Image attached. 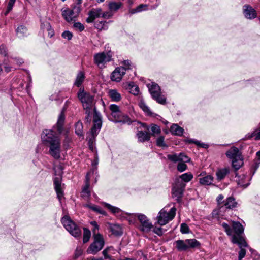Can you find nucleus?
Masks as SVG:
<instances>
[{
    "label": "nucleus",
    "mask_w": 260,
    "mask_h": 260,
    "mask_svg": "<svg viewBox=\"0 0 260 260\" xmlns=\"http://www.w3.org/2000/svg\"><path fill=\"white\" fill-rule=\"evenodd\" d=\"M65 120V115L63 110L59 114L56 128L58 132L57 134L53 130L44 131L41 135V138L43 144L49 148V154L55 159L60 157L61 144L58 135L60 134L63 129V126Z\"/></svg>",
    "instance_id": "1"
},
{
    "label": "nucleus",
    "mask_w": 260,
    "mask_h": 260,
    "mask_svg": "<svg viewBox=\"0 0 260 260\" xmlns=\"http://www.w3.org/2000/svg\"><path fill=\"white\" fill-rule=\"evenodd\" d=\"M78 98L82 103L84 109L86 110V114L87 115V119L91 120L92 112L93 115V126L92 127L90 134L91 137L89 139V143H93L95 137L100 132L102 125V118L100 113H99L94 107V96L90 93L85 91L84 88H80L78 92Z\"/></svg>",
    "instance_id": "2"
},
{
    "label": "nucleus",
    "mask_w": 260,
    "mask_h": 260,
    "mask_svg": "<svg viewBox=\"0 0 260 260\" xmlns=\"http://www.w3.org/2000/svg\"><path fill=\"white\" fill-rule=\"evenodd\" d=\"M232 228L228 223L223 222L222 226L224 228L226 234L231 236V241L234 244H237L240 250L239 252L238 258H243L246 254V250L243 248L248 246L242 234L244 232V228L239 222L231 221Z\"/></svg>",
    "instance_id": "3"
},
{
    "label": "nucleus",
    "mask_w": 260,
    "mask_h": 260,
    "mask_svg": "<svg viewBox=\"0 0 260 260\" xmlns=\"http://www.w3.org/2000/svg\"><path fill=\"white\" fill-rule=\"evenodd\" d=\"M170 206H166L158 213L157 216V223L160 225H164L172 220L176 214V209L173 206L169 209Z\"/></svg>",
    "instance_id": "4"
},
{
    "label": "nucleus",
    "mask_w": 260,
    "mask_h": 260,
    "mask_svg": "<svg viewBox=\"0 0 260 260\" xmlns=\"http://www.w3.org/2000/svg\"><path fill=\"white\" fill-rule=\"evenodd\" d=\"M226 155L232 161V167L237 170L242 166L243 162L239 149L232 147L226 152Z\"/></svg>",
    "instance_id": "5"
},
{
    "label": "nucleus",
    "mask_w": 260,
    "mask_h": 260,
    "mask_svg": "<svg viewBox=\"0 0 260 260\" xmlns=\"http://www.w3.org/2000/svg\"><path fill=\"white\" fill-rule=\"evenodd\" d=\"M61 223L65 229L74 237H80L81 231L79 227L74 222L71 218L66 215L61 218Z\"/></svg>",
    "instance_id": "6"
},
{
    "label": "nucleus",
    "mask_w": 260,
    "mask_h": 260,
    "mask_svg": "<svg viewBox=\"0 0 260 260\" xmlns=\"http://www.w3.org/2000/svg\"><path fill=\"white\" fill-rule=\"evenodd\" d=\"M61 223L65 229L74 237H80L81 231L79 227L74 222L71 218L66 215L61 218Z\"/></svg>",
    "instance_id": "7"
},
{
    "label": "nucleus",
    "mask_w": 260,
    "mask_h": 260,
    "mask_svg": "<svg viewBox=\"0 0 260 260\" xmlns=\"http://www.w3.org/2000/svg\"><path fill=\"white\" fill-rule=\"evenodd\" d=\"M109 109L111 112V114L114 118V121L115 122L128 123V124L132 123L130 118L122 113L117 105L111 104L109 106Z\"/></svg>",
    "instance_id": "8"
},
{
    "label": "nucleus",
    "mask_w": 260,
    "mask_h": 260,
    "mask_svg": "<svg viewBox=\"0 0 260 260\" xmlns=\"http://www.w3.org/2000/svg\"><path fill=\"white\" fill-rule=\"evenodd\" d=\"M175 247L179 251H186L189 248H194L200 246V243L195 239L178 240L175 241Z\"/></svg>",
    "instance_id": "9"
},
{
    "label": "nucleus",
    "mask_w": 260,
    "mask_h": 260,
    "mask_svg": "<svg viewBox=\"0 0 260 260\" xmlns=\"http://www.w3.org/2000/svg\"><path fill=\"white\" fill-rule=\"evenodd\" d=\"M94 241L91 244L87 250L88 254H96L104 247L105 241L101 234L93 235Z\"/></svg>",
    "instance_id": "10"
},
{
    "label": "nucleus",
    "mask_w": 260,
    "mask_h": 260,
    "mask_svg": "<svg viewBox=\"0 0 260 260\" xmlns=\"http://www.w3.org/2000/svg\"><path fill=\"white\" fill-rule=\"evenodd\" d=\"M148 88L149 92L154 100L159 104L162 105L166 104V98L161 94L160 88L158 84L152 83L148 86Z\"/></svg>",
    "instance_id": "11"
},
{
    "label": "nucleus",
    "mask_w": 260,
    "mask_h": 260,
    "mask_svg": "<svg viewBox=\"0 0 260 260\" xmlns=\"http://www.w3.org/2000/svg\"><path fill=\"white\" fill-rule=\"evenodd\" d=\"M112 54L111 52H103L96 53L94 56V63L100 68H103L105 64L111 60Z\"/></svg>",
    "instance_id": "12"
},
{
    "label": "nucleus",
    "mask_w": 260,
    "mask_h": 260,
    "mask_svg": "<svg viewBox=\"0 0 260 260\" xmlns=\"http://www.w3.org/2000/svg\"><path fill=\"white\" fill-rule=\"evenodd\" d=\"M80 11V7H74L73 10L68 8H63L61 9L62 16L67 22H70L75 21Z\"/></svg>",
    "instance_id": "13"
},
{
    "label": "nucleus",
    "mask_w": 260,
    "mask_h": 260,
    "mask_svg": "<svg viewBox=\"0 0 260 260\" xmlns=\"http://www.w3.org/2000/svg\"><path fill=\"white\" fill-rule=\"evenodd\" d=\"M135 216H137L141 224L139 226V229L141 231L147 233L151 230L153 228V225L145 215L137 214L135 215Z\"/></svg>",
    "instance_id": "14"
},
{
    "label": "nucleus",
    "mask_w": 260,
    "mask_h": 260,
    "mask_svg": "<svg viewBox=\"0 0 260 260\" xmlns=\"http://www.w3.org/2000/svg\"><path fill=\"white\" fill-rule=\"evenodd\" d=\"M185 184L182 182H177L173 186L172 189V196L175 198L177 202H179L182 198Z\"/></svg>",
    "instance_id": "15"
},
{
    "label": "nucleus",
    "mask_w": 260,
    "mask_h": 260,
    "mask_svg": "<svg viewBox=\"0 0 260 260\" xmlns=\"http://www.w3.org/2000/svg\"><path fill=\"white\" fill-rule=\"evenodd\" d=\"M126 68L121 67L116 68L111 74V79L112 81L119 82L125 73Z\"/></svg>",
    "instance_id": "16"
},
{
    "label": "nucleus",
    "mask_w": 260,
    "mask_h": 260,
    "mask_svg": "<svg viewBox=\"0 0 260 260\" xmlns=\"http://www.w3.org/2000/svg\"><path fill=\"white\" fill-rule=\"evenodd\" d=\"M167 158L169 160L173 162L180 161L188 162L189 161V158L186 155L182 153H180L179 154H168L167 155Z\"/></svg>",
    "instance_id": "17"
},
{
    "label": "nucleus",
    "mask_w": 260,
    "mask_h": 260,
    "mask_svg": "<svg viewBox=\"0 0 260 260\" xmlns=\"http://www.w3.org/2000/svg\"><path fill=\"white\" fill-rule=\"evenodd\" d=\"M102 9L101 8H95L91 9L88 13V17L86 19L87 23H92L94 20L101 16Z\"/></svg>",
    "instance_id": "18"
},
{
    "label": "nucleus",
    "mask_w": 260,
    "mask_h": 260,
    "mask_svg": "<svg viewBox=\"0 0 260 260\" xmlns=\"http://www.w3.org/2000/svg\"><path fill=\"white\" fill-rule=\"evenodd\" d=\"M54 185L57 198L60 201L63 196V192L61 189V178L60 177H57L54 178Z\"/></svg>",
    "instance_id": "19"
},
{
    "label": "nucleus",
    "mask_w": 260,
    "mask_h": 260,
    "mask_svg": "<svg viewBox=\"0 0 260 260\" xmlns=\"http://www.w3.org/2000/svg\"><path fill=\"white\" fill-rule=\"evenodd\" d=\"M243 13L245 17L249 19L255 18L256 17L255 10L248 5L243 6Z\"/></svg>",
    "instance_id": "20"
},
{
    "label": "nucleus",
    "mask_w": 260,
    "mask_h": 260,
    "mask_svg": "<svg viewBox=\"0 0 260 260\" xmlns=\"http://www.w3.org/2000/svg\"><path fill=\"white\" fill-rule=\"evenodd\" d=\"M250 180V179L249 176L245 175H242V176H240L238 177L237 181L238 185L239 186L245 188L249 185Z\"/></svg>",
    "instance_id": "21"
},
{
    "label": "nucleus",
    "mask_w": 260,
    "mask_h": 260,
    "mask_svg": "<svg viewBox=\"0 0 260 260\" xmlns=\"http://www.w3.org/2000/svg\"><path fill=\"white\" fill-rule=\"evenodd\" d=\"M199 183L204 186H209L212 184L214 181V177L211 175H207L204 177H200Z\"/></svg>",
    "instance_id": "22"
},
{
    "label": "nucleus",
    "mask_w": 260,
    "mask_h": 260,
    "mask_svg": "<svg viewBox=\"0 0 260 260\" xmlns=\"http://www.w3.org/2000/svg\"><path fill=\"white\" fill-rule=\"evenodd\" d=\"M90 173H87L86 176V183L82 190V196L84 197H89L90 196L89 190L90 186Z\"/></svg>",
    "instance_id": "23"
},
{
    "label": "nucleus",
    "mask_w": 260,
    "mask_h": 260,
    "mask_svg": "<svg viewBox=\"0 0 260 260\" xmlns=\"http://www.w3.org/2000/svg\"><path fill=\"white\" fill-rule=\"evenodd\" d=\"M108 94L112 101L119 102L121 99L120 93L116 89H109Z\"/></svg>",
    "instance_id": "24"
},
{
    "label": "nucleus",
    "mask_w": 260,
    "mask_h": 260,
    "mask_svg": "<svg viewBox=\"0 0 260 260\" xmlns=\"http://www.w3.org/2000/svg\"><path fill=\"white\" fill-rule=\"evenodd\" d=\"M137 135L138 141L141 142L148 141L150 139L151 134L146 131H139Z\"/></svg>",
    "instance_id": "25"
},
{
    "label": "nucleus",
    "mask_w": 260,
    "mask_h": 260,
    "mask_svg": "<svg viewBox=\"0 0 260 260\" xmlns=\"http://www.w3.org/2000/svg\"><path fill=\"white\" fill-rule=\"evenodd\" d=\"M170 131L172 135L178 136H182L184 132V129L177 124H173Z\"/></svg>",
    "instance_id": "26"
},
{
    "label": "nucleus",
    "mask_w": 260,
    "mask_h": 260,
    "mask_svg": "<svg viewBox=\"0 0 260 260\" xmlns=\"http://www.w3.org/2000/svg\"><path fill=\"white\" fill-rule=\"evenodd\" d=\"M229 172V169L227 168L219 169L216 173L217 180L218 181L223 180Z\"/></svg>",
    "instance_id": "27"
},
{
    "label": "nucleus",
    "mask_w": 260,
    "mask_h": 260,
    "mask_svg": "<svg viewBox=\"0 0 260 260\" xmlns=\"http://www.w3.org/2000/svg\"><path fill=\"white\" fill-rule=\"evenodd\" d=\"M237 203L235 199L231 197L228 198L225 200L223 201V205L221 207L225 206L226 208L232 209L236 206Z\"/></svg>",
    "instance_id": "28"
},
{
    "label": "nucleus",
    "mask_w": 260,
    "mask_h": 260,
    "mask_svg": "<svg viewBox=\"0 0 260 260\" xmlns=\"http://www.w3.org/2000/svg\"><path fill=\"white\" fill-rule=\"evenodd\" d=\"M85 78V76L84 72L82 71L79 72L77 75L74 85L78 87H80L84 82Z\"/></svg>",
    "instance_id": "29"
},
{
    "label": "nucleus",
    "mask_w": 260,
    "mask_h": 260,
    "mask_svg": "<svg viewBox=\"0 0 260 260\" xmlns=\"http://www.w3.org/2000/svg\"><path fill=\"white\" fill-rule=\"evenodd\" d=\"M108 24L105 21H97L94 23V27L99 30H106L108 28Z\"/></svg>",
    "instance_id": "30"
},
{
    "label": "nucleus",
    "mask_w": 260,
    "mask_h": 260,
    "mask_svg": "<svg viewBox=\"0 0 260 260\" xmlns=\"http://www.w3.org/2000/svg\"><path fill=\"white\" fill-rule=\"evenodd\" d=\"M110 231L112 234L115 236H120L122 234V231L121 227L117 224H111Z\"/></svg>",
    "instance_id": "31"
},
{
    "label": "nucleus",
    "mask_w": 260,
    "mask_h": 260,
    "mask_svg": "<svg viewBox=\"0 0 260 260\" xmlns=\"http://www.w3.org/2000/svg\"><path fill=\"white\" fill-rule=\"evenodd\" d=\"M16 31L17 35L19 38L26 36L28 34L27 28L22 25H20L17 27Z\"/></svg>",
    "instance_id": "32"
},
{
    "label": "nucleus",
    "mask_w": 260,
    "mask_h": 260,
    "mask_svg": "<svg viewBox=\"0 0 260 260\" xmlns=\"http://www.w3.org/2000/svg\"><path fill=\"white\" fill-rule=\"evenodd\" d=\"M121 2H111L108 4V8L111 12L116 11L121 7Z\"/></svg>",
    "instance_id": "33"
},
{
    "label": "nucleus",
    "mask_w": 260,
    "mask_h": 260,
    "mask_svg": "<svg viewBox=\"0 0 260 260\" xmlns=\"http://www.w3.org/2000/svg\"><path fill=\"white\" fill-rule=\"evenodd\" d=\"M128 89L132 94L137 95L139 93V88L135 85L134 83L132 82L128 84Z\"/></svg>",
    "instance_id": "34"
},
{
    "label": "nucleus",
    "mask_w": 260,
    "mask_h": 260,
    "mask_svg": "<svg viewBox=\"0 0 260 260\" xmlns=\"http://www.w3.org/2000/svg\"><path fill=\"white\" fill-rule=\"evenodd\" d=\"M255 137V140H260V127L257 129L255 130L251 134H248L246 135V139H250L251 138Z\"/></svg>",
    "instance_id": "35"
},
{
    "label": "nucleus",
    "mask_w": 260,
    "mask_h": 260,
    "mask_svg": "<svg viewBox=\"0 0 260 260\" xmlns=\"http://www.w3.org/2000/svg\"><path fill=\"white\" fill-rule=\"evenodd\" d=\"M139 106L142 109V110L148 115H151L152 114V113L150 111L149 107L143 101L140 102Z\"/></svg>",
    "instance_id": "36"
},
{
    "label": "nucleus",
    "mask_w": 260,
    "mask_h": 260,
    "mask_svg": "<svg viewBox=\"0 0 260 260\" xmlns=\"http://www.w3.org/2000/svg\"><path fill=\"white\" fill-rule=\"evenodd\" d=\"M180 178L185 182H188L193 178V175L190 173H186L180 176Z\"/></svg>",
    "instance_id": "37"
},
{
    "label": "nucleus",
    "mask_w": 260,
    "mask_h": 260,
    "mask_svg": "<svg viewBox=\"0 0 260 260\" xmlns=\"http://www.w3.org/2000/svg\"><path fill=\"white\" fill-rule=\"evenodd\" d=\"M85 206L99 213L104 215L105 214V212L98 206L91 204H87Z\"/></svg>",
    "instance_id": "38"
},
{
    "label": "nucleus",
    "mask_w": 260,
    "mask_h": 260,
    "mask_svg": "<svg viewBox=\"0 0 260 260\" xmlns=\"http://www.w3.org/2000/svg\"><path fill=\"white\" fill-rule=\"evenodd\" d=\"M104 205L106 208L114 214L118 213L121 211V210L118 207L113 206L108 203H104Z\"/></svg>",
    "instance_id": "39"
},
{
    "label": "nucleus",
    "mask_w": 260,
    "mask_h": 260,
    "mask_svg": "<svg viewBox=\"0 0 260 260\" xmlns=\"http://www.w3.org/2000/svg\"><path fill=\"white\" fill-rule=\"evenodd\" d=\"M84 233H83V243H85L89 241L90 236H91V232L89 229L87 228H84Z\"/></svg>",
    "instance_id": "40"
},
{
    "label": "nucleus",
    "mask_w": 260,
    "mask_h": 260,
    "mask_svg": "<svg viewBox=\"0 0 260 260\" xmlns=\"http://www.w3.org/2000/svg\"><path fill=\"white\" fill-rule=\"evenodd\" d=\"M82 129H83L82 123L81 122L78 121L76 123V126H75L76 133L78 136H82L83 135Z\"/></svg>",
    "instance_id": "41"
},
{
    "label": "nucleus",
    "mask_w": 260,
    "mask_h": 260,
    "mask_svg": "<svg viewBox=\"0 0 260 260\" xmlns=\"http://www.w3.org/2000/svg\"><path fill=\"white\" fill-rule=\"evenodd\" d=\"M151 131L152 132L151 135L152 136H155L160 133L161 131L160 127L156 124H152L151 126Z\"/></svg>",
    "instance_id": "42"
},
{
    "label": "nucleus",
    "mask_w": 260,
    "mask_h": 260,
    "mask_svg": "<svg viewBox=\"0 0 260 260\" xmlns=\"http://www.w3.org/2000/svg\"><path fill=\"white\" fill-rule=\"evenodd\" d=\"M165 137L164 136H159L156 140V145L158 147H167V145L164 142Z\"/></svg>",
    "instance_id": "43"
},
{
    "label": "nucleus",
    "mask_w": 260,
    "mask_h": 260,
    "mask_svg": "<svg viewBox=\"0 0 260 260\" xmlns=\"http://www.w3.org/2000/svg\"><path fill=\"white\" fill-rule=\"evenodd\" d=\"M185 141L188 143H194V144H196L197 145L200 146L203 148H207L208 147V145L205 144H202L199 141L194 140V139H187Z\"/></svg>",
    "instance_id": "44"
},
{
    "label": "nucleus",
    "mask_w": 260,
    "mask_h": 260,
    "mask_svg": "<svg viewBox=\"0 0 260 260\" xmlns=\"http://www.w3.org/2000/svg\"><path fill=\"white\" fill-rule=\"evenodd\" d=\"M41 28L43 29H46L48 31H51V37L53 36V31L51 29V25L50 23L48 22H44L41 23Z\"/></svg>",
    "instance_id": "45"
},
{
    "label": "nucleus",
    "mask_w": 260,
    "mask_h": 260,
    "mask_svg": "<svg viewBox=\"0 0 260 260\" xmlns=\"http://www.w3.org/2000/svg\"><path fill=\"white\" fill-rule=\"evenodd\" d=\"M183 161L179 162L177 169L180 172H182L187 169V166Z\"/></svg>",
    "instance_id": "46"
},
{
    "label": "nucleus",
    "mask_w": 260,
    "mask_h": 260,
    "mask_svg": "<svg viewBox=\"0 0 260 260\" xmlns=\"http://www.w3.org/2000/svg\"><path fill=\"white\" fill-rule=\"evenodd\" d=\"M16 0H10L8 5L7 11L5 13V15L6 16L8 13L12 10L13 7L16 2Z\"/></svg>",
    "instance_id": "47"
},
{
    "label": "nucleus",
    "mask_w": 260,
    "mask_h": 260,
    "mask_svg": "<svg viewBox=\"0 0 260 260\" xmlns=\"http://www.w3.org/2000/svg\"><path fill=\"white\" fill-rule=\"evenodd\" d=\"M61 36L64 39H67L68 40H70L73 37V34L70 31H64L62 33Z\"/></svg>",
    "instance_id": "48"
},
{
    "label": "nucleus",
    "mask_w": 260,
    "mask_h": 260,
    "mask_svg": "<svg viewBox=\"0 0 260 260\" xmlns=\"http://www.w3.org/2000/svg\"><path fill=\"white\" fill-rule=\"evenodd\" d=\"M180 231L182 234H186L189 233V228L188 225L184 223L181 224Z\"/></svg>",
    "instance_id": "49"
},
{
    "label": "nucleus",
    "mask_w": 260,
    "mask_h": 260,
    "mask_svg": "<svg viewBox=\"0 0 260 260\" xmlns=\"http://www.w3.org/2000/svg\"><path fill=\"white\" fill-rule=\"evenodd\" d=\"M90 224L93 227V229H92L93 235H95L96 234H100L99 233H97L98 231L99 230V228L97 222L95 221H93L90 222Z\"/></svg>",
    "instance_id": "50"
},
{
    "label": "nucleus",
    "mask_w": 260,
    "mask_h": 260,
    "mask_svg": "<svg viewBox=\"0 0 260 260\" xmlns=\"http://www.w3.org/2000/svg\"><path fill=\"white\" fill-rule=\"evenodd\" d=\"M74 27L80 31H83L84 29V26L83 25V24H82L80 22H75L74 24Z\"/></svg>",
    "instance_id": "51"
},
{
    "label": "nucleus",
    "mask_w": 260,
    "mask_h": 260,
    "mask_svg": "<svg viewBox=\"0 0 260 260\" xmlns=\"http://www.w3.org/2000/svg\"><path fill=\"white\" fill-rule=\"evenodd\" d=\"M113 16V13L111 11H106L104 12H102L101 16L105 19H108Z\"/></svg>",
    "instance_id": "52"
},
{
    "label": "nucleus",
    "mask_w": 260,
    "mask_h": 260,
    "mask_svg": "<svg viewBox=\"0 0 260 260\" xmlns=\"http://www.w3.org/2000/svg\"><path fill=\"white\" fill-rule=\"evenodd\" d=\"M7 49L6 47L2 44L0 45V54L4 55V56H6L7 55Z\"/></svg>",
    "instance_id": "53"
},
{
    "label": "nucleus",
    "mask_w": 260,
    "mask_h": 260,
    "mask_svg": "<svg viewBox=\"0 0 260 260\" xmlns=\"http://www.w3.org/2000/svg\"><path fill=\"white\" fill-rule=\"evenodd\" d=\"M112 248V247H107L103 251L102 253H103V255L104 256L105 259L110 258V257L108 255V252Z\"/></svg>",
    "instance_id": "54"
},
{
    "label": "nucleus",
    "mask_w": 260,
    "mask_h": 260,
    "mask_svg": "<svg viewBox=\"0 0 260 260\" xmlns=\"http://www.w3.org/2000/svg\"><path fill=\"white\" fill-rule=\"evenodd\" d=\"M147 5H144V4H141L138 6L136 8L137 9V11L139 12H140L142 11L143 10H147Z\"/></svg>",
    "instance_id": "55"
},
{
    "label": "nucleus",
    "mask_w": 260,
    "mask_h": 260,
    "mask_svg": "<svg viewBox=\"0 0 260 260\" xmlns=\"http://www.w3.org/2000/svg\"><path fill=\"white\" fill-rule=\"evenodd\" d=\"M153 232L159 236H161L163 234L162 229L161 228H155L153 230Z\"/></svg>",
    "instance_id": "56"
},
{
    "label": "nucleus",
    "mask_w": 260,
    "mask_h": 260,
    "mask_svg": "<svg viewBox=\"0 0 260 260\" xmlns=\"http://www.w3.org/2000/svg\"><path fill=\"white\" fill-rule=\"evenodd\" d=\"M82 252H83L82 249L81 247H78L76 248V252H75V256L76 257H79L80 255H81V254H82Z\"/></svg>",
    "instance_id": "57"
},
{
    "label": "nucleus",
    "mask_w": 260,
    "mask_h": 260,
    "mask_svg": "<svg viewBox=\"0 0 260 260\" xmlns=\"http://www.w3.org/2000/svg\"><path fill=\"white\" fill-rule=\"evenodd\" d=\"M224 198V197L222 194H219L217 198V202H218V204L219 205H223V199Z\"/></svg>",
    "instance_id": "58"
},
{
    "label": "nucleus",
    "mask_w": 260,
    "mask_h": 260,
    "mask_svg": "<svg viewBox=\"0 0 260 260\" xmlns=\"http://www.w3.org/2000/svg\"><path fill=\"white\" fill-rule=\"evenodd\" d=\"M122 63H123V65L124 66V67H123L126 68V70L130 69L131 63L128 60H124L123 61Z\"/></svg>",
    "instance_id": "59"
},
{
    "label": "nucleus",
    "mask_w": 260,
    "mask_h": 260,
    "mask_svg": "<svg viewBox=\"0 0 260 260\" xmlns=\"http://www.w3.org/2000/svg\"><path fill=\"white\" fill-rule=\"evenodd\" d=\"M14 60L16 61V63L18 65V66H20L21 65V64H22L23 63V60L22 58H14Z\"/></svg>",
    "instance_id": "60"
},
{
    "label": "nucleus",
    "mask_w": 260,
    "mask_h": 260,
    "mask_svg": "<svg viewBox=\"0 0 260 260\" xmlns=\"http://www.w3.org/2000/svg\"><path fill=\"white\" fill-rule=\"evenodd\" d=\"M12 67L5 63L4 69L6 72L8 73L11 71Z\"/></svg>",
    "instance_id": "61"
},
{
    "label": "nucleus",
    "mask_w": 260,
    "mask_h": 260,
    "mask_svg": "<svg viewBox=\"0 0 260 260\" xmlns=\"http://www.w3.org/2000/svg\"><path fill=\"white\" fill-rule=\"evenodd\" d=\"M138 12H139L137 11V8L129 10V13H131L132 14H135V13H138Z\"/></svg>",
    "instance_id": "62"
},
{
    "label": "nucleus",
    "mask_w": 260,
    "mask_h": 260,
    "mask_svg": "<svg viewBox=\"0 0 260 260\" xmlns=\"http://www.w3.org/2000/svg\"><path fill=\"white\" fill-rule=\"evenodd\" d=\"M98 160L96 159L94 160L93 162H92V166H93V168H95V167H96V165H98Z\"/></svg>",
    "instance_id": "63"
},
{
    "label": "nucleus",
    "mask_w": 260,
    "mask_h": 260,
    "mask_svg": "<svg viewBox=\"0 0 260 260\" xmlns=\"http://www.w3.org/2000/svg\"><path fill=\"white\" fill-rule=\"evenodd\" d=\"M94 172H95V173H97L96 167L93 168V169L88 173H90V175L91 173L93 174L94 173Z\"/></svg>",
    "instance_id": "64"
}]
</instances>
